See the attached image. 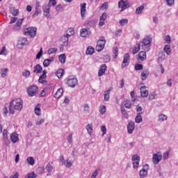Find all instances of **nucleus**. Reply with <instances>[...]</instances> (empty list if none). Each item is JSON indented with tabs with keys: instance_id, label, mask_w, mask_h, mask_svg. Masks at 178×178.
Segmentation results:
<instances>
[{
	"instance_id": "f257e3e1",
	"label": "nucleus",
	"mask_w": 178,
	"mask_h": 178,
	"mask_svg": "<svg viewBox=\"0 0 178 178\" xmlns=\"http://www.w3.org/2000/svg\"><path fill=\"white\" fill-rule=\"evenodd\" d=\"M22 109H23V100L22 98H15L10 102L9 111L11 115L15 113V111H22Z\"/></svg>"
},
{
	"instance_id": "f03ea898",
	"label": "nucleus",
	"mask_w": 178,
	"mask_h": 178,
	"mask_svg": "<svg viewBox=\"0 0 178 178\" xmlns=\"http://www.w3.org/2000/svg\"><path fill=\"white\" fill-rule=\"evenodd\" d=\"M152 45V38L147 36L142 41V48L144 51H149L151 46Z\"/></svg>"
},
{
	"instance_id": "7ed1b4c3",
	"label": "nucleus",
	"mask_w": 178,
	"mask_h": 178,
	"mask_svg": "<svg viewBox=\"0 0 178 178\" xmlns=\"http://www.w3.org/2000/svg\"><path fill=\"white\" fill-rule=\"evenodd\" d=\"M25 35H29L31 38H34L37 35V28L35 27H29L24 30Z\"/></svg>"
},
{
	"instance_id": "20e7f679",
	"label": "nucleus",
	"mask_w": 178,
	"mask_h": 178,
	"mask_svg": "<svg viewBox=\"0 0 178 178\" xmlns=\"http://www.w3.org/2000/svg\"><path fill=\"white\" fill-rule=\"evenodd\" d=\"M105 44H106V40H105V37H102L97 42L96 51L97 52H101L105 48Z\"/></svg>"
},
{
	"instance_id": "39448f33",
	"label": "nucleus",
	"mask_w": 178,
	"mask_h": 178,
	"mask_svg": "<svg viewBox=\"0 0 178 178\" xmlns=\"http://www.w3.org/2000/svg\"><path fill=\"white\" fill-rule=\"evenodd\" d=\"M27 92L29 97H34L38 94V87L33 85L28 88Z\"/></svg>"
},
{
	"instance_id": "423d86ee",
	"label": "nucleus",
	"mask_w": 178,
	"mask_h": 178,
	"mask_svg": "<svg viewBox=\"0 0 178 178\" xmlns=\"http://www.w3.org/2000/svg\"><path fill=\"white\" fill-rule=\"evenodd\" d=\"M118 6L121 9V12H123V10H126L127 8H130V5L129 4L128 1L121 0L118 3Z\"/></svg>"
},
{
	"instance_id": "0eeeda50",
	"label": "nucleus",
	"mask_w": 178,
	"mask_h": 178,
	"mask_svg": "<svg viewBox=\"0 0 178 178\" xmlns=\"http://www.w3.org/2000/svg\"><path fill=\"white\" fill-rule=\"evenodd\" d=\"M162 160V153L158 152L157 154H154L152 157V161L154 165H158L159 162Z\"/></svg>"
},
{
	"instance_id": "6e6552de",
	"label": "nucleus",
	"mask_w": 178,
	"mask_h": 178,
	"mask_svg": "<svg viewBox=\"0 0 178 178\" xmlns=\"http://www.w3.org/2000/svg\"><path fill=\"white\" fill-rule=\"evenodd\" d=\"M132 161L134 169H138L140 166V156L137 154L132 156Z\"/></svg>"
},
{
	"instance_id": "1a4fd4ad",
	"label": "nucleus",
	"mask_w": 178,
	"mask_h": 178,
	"mask_svg": "<svg viewBox=\"0 0 178 178\" xmlns=\"http://www.w3.org/2000/svg\"><path fill=\"white\" fill-rule=\"evenodd\" d=\"M148 169H149L148 164L143 166V169L140 170L139 172V176L140 178H144L148 175Z\"/></svg>"
},
{
	"instance_id": "9d476101",
	"label": "nucleus",
	"mask_w": 178,
	"mask_h": 178,
	"mask_svg": "<svg viewBox=\"0 0 178 178\" xmlns=\"http://www.w3.org/2000/svg\"><path fill=\"white\" fill-rule=\"evenodd\" d=\"M130 62V55L127 53L124 56L123 62L122 63V67H126V66H129V63Z\"/></svg>"
},
{
	"instance_id": "9b49d317",
	"label": "nucleus",
	"mask_w": 178,
	"mask_h": 178,
	"mask_svg": "<svg viewBox=\"0 0 178 178\" xmlns=\"http://www.w3.org/2000/svg\"><path fill=\"white\" fill-rule=\"evenodd\" d=\"M77 83H78V81H77V79L76 78H69L67 81V86H69V87H72V88L76 87V86H77Z\"/></svg>"
},
{
	"instance_id": "f8f14e48",
	"label": "nucleus",
	"mask_w": 178,
	"mask_h": 178,
	"mask_svg": "<svg viewBox=\"0 0 178 178\" xmlns=\"http://www.w3.org/2000/svg\"><path fill=\"white\" fill-rule=\"evenodd\" d=\"M134 129H136V124L133 121H130L127 124V131L129 134H131L133 131H134Z\"/></svg>"
},
{
	"instance_id": "ddd939ff",
	"label": "nucleus",
	"mask_w": 178,
	"mask_h": 178,
	"mask_svg": "<svg viewBox=\"0 0 178 178\" xmlns=\"http://www.w3.org/2000/svg\"><path fill=\"white\" fill-rule=\"evenodd\" d=\"M24 45H27V38H22L18 40L17 47L19 49H22Z\"/></svg>"
},
{
	"instance_id": "4468645a",
	"label": "nucleus",
	"mask_w": 178,
	"mask_h": 178,
	"mask_svg": "<svg viewBox=\"0 0 178 178\" xmlns=\"http://www.w3.org/2000/svg\"><path fill=\"white\" fill-rule=\"evenodd\" d=\"M106 64H102L100 66V68L99 70V72H98V76L101 77L102 76H104V74H105V72H106Z\"/></svg>"
},
{
	"instance_id": "2eb2a0df",
	"label": "nucleus",
	"mask_w": 178,
	"mask_h": 178,
	"mask_svg": "<svg viewBox=\"0 0 178 178\" xmlns=\"http://www.w3.org/2000/svg\"><path fill=\"white\" fill-rule=\"evenodd\" d=\"M45 79H47V71L44 70L43 74L40 76L38 79L39 83H40L41 84H47V82Z\"/></svg>"
},
{
	"instance_id": "dca6fc26",
	"label": "nucleus",
	"mask_w": 178,
	"mask_h": 178,
	"mask_svg": "<svg viewBox=\"0 0 178 178\" xmlns=\"http://www.w3.org/2000/svg\"><path fill=\"white\" fill-rule=\"evenodd\" d=\"M149 94V92H148V90H147L146 86H142L140 88V95H141V97H143L144 98H147V97H148Z\"/></svg>"
},
{
	"instance_id": "f3484780",
	"label": "nucleus",
	"mask_w": 178,
	"mask_h": 178,
	"mask_svg": "<svg viewBox=\"0 0 178 178\" xmlns=\"http://www.w3.org/2000/svg\"><path fill=\"white\" fill-rule=\"evenodd\" d=\"M86 6H87V3H86L81 4V16L82 19H84V17H86V12L87 10L86 9Z\"/></svg>"
},
{
	"instance_id": "a211bd4d",
	"label": "nucleus",
	"mask_w": 178,
	"mask_h": 178,
	"mask_svg": "<svg viewBox=\"0 0 178 178\" xmlns=\"http://www.w3.org/2000/svg\"><path fill=\"white\" fill-rule=\"evenodd\" d=\"M105 20H106V13H104L101 16H100V19L99 22V27H102L105 24Z\"/></svg>"
},
{
	"instance_id": "6ab92c4d",
	"label": "nucleus",
	"mask_w": 178,
	"mask_h": 178,
	"mask_svg": "<svg viewBox=\"0 0 178 178\" xmlns=\"http://www.w3.org/2000/svg\"><path fill=\"white\" fill-rule=\"evenodd\" d=\"M81 37L86 38L88 37L90 34H91V32L88 31L87 29H82L80 31Z\"/></svg>"
},
{
	"instance_id": "aec40b11",
	"label": "nucleus",
	"mask_w": 178,
	"mask_h": 178,
	"mask_svg": "<svg viewBox=\"0 0 178 178\" xmlns=\"http://www.w3.org/2000/svg\"><path fill=\"white\" fill-rule=\"evenodd\" d=\"M60 41L63 44V45L67 47L69 45V36L67 35H63L60 38Z\"/></svg>"
},
{
	"instance_id": "412c9836",
	"label": "nucleus",
	"mask_w": 178,
	"mask_h": 178,
	"mask_svg": "<svg viewBox=\"0 0 178 178\" xmlns=\"http://www.w3.org/2000/svg\"><path fill=\"white\" fill-rule=\"evenodd\" d=\"M10 139L12 143H13V144L17 143V141H19V135L17 134V133L16 132L13 133L10 136Z\"/></svg>"
},
{
	"instance_id": "4be33fe9",
	"label": "nucleus",
	"mask_w": 178,
	"mask_h": 178,
	"mask_svg": "<svg viewBox=\"0 0 178 178\" xmlns=\"http://www.w3.org/2000/svg\"><path fill=\"white\" fill-rule=\"evenodd\" d=\"M54 60H55V58L54 57L45 59L43 62V66L44 67H48V66H49V65H51V63H52Z\"/></svg>"
},
{
	"instance_id": "5701e85b",
	"label": "nucleus",
	"mask_w": 178,
	"mask_h": 178,
	"mask_svg": "<svg viewBox=\"0 0 178 178\" xmlns=\"http://www.w3.org/2000/svg\"><path fill=\"white\" fill-rule=\"evenodd\" d=\"M148 76H149V71L147 70H144L140 74V79L143 81H144V80H147Z\"/></svg>"
},
{
	"instance_id": "b1692460",
	"label": "nucleus",
	"mask_w": 178,
	"mask_h": 178,
	"mask_svg": "<svg viewBox=\"0 0 178 178\" xmlns=\"http://www.w3.org/2000/svg\"><path fill=\"white\" fill-rule=\"evenodd\" d=\"M113 88H109L106 91H104V101H109L111 97V91H112Z\"/></svg>"
},
{
	"instance_id": "393cba45",
	"label": "nucleus",
	"mask_w": 178,
	"mask_h": 178,
	"mask_svg": "<svg viewBox=\"0 0 178 178\" xmlns=\"http://www.w3.org/2000/svg\"><path fill=\"white\" fill-rule=\"evenodd\" d=\"M62 95H63V88H58L56 92V93L54 94V97H56L58 99Z\"/></svg>"
},
{
	"instance_id": "a878e982",
	"label": "nucleus",
	"mask_w": 178,
	"mask_h": 178,
	"mask_svg": "<svg viewBox=\"0 0 178 178\" xmlns=\"http://www.w3.org/2000/svg\"><path fill=\"white\" fill-rule=\"evenodd\" d=\"M138 59L139 60H144V59H147V53L145 51H142L138 54Z\"/></svg>"
},
{
	"instance_id": "bb28decb",
	"label": "nucleus",
	"mask_w": 178,
	"mask_h": 178,
	"mask_svg": "<svg viewBox=\"0 0 178 178\" xmlns=\"http://www.w3.org/2000/svg\"><path fill=\"white\" fill-rule=\"evenodd\" d=\"M140 47H141V44H140V42L137 43V44L134 46V49H133V50H132V54H133L134 55H136V54L138 53L139 51H140Z\"/></svg>"
},
{
	"instance_id": "cd10ccee",
	"label": "nucleus",
	"mask_w": 178,
	"mask_h": 178,
	"mask_svg": "<svg viewBox=\"0 0 178 178\" xmlns=\"http://www.w3.org/2000/svg\"><path fill=\"white\" fill-rule=\"evenodd\" d=\"M41 72H42V67H41V65H40L39 64L36 65L34 67L33 73H37V74H38L41 73Z\"/></svg>"
},
{
	"instance_id": "c85d7f7f",
	"label": "nucleus",
	"mask_w": 178,
	"mask_h": 178,
	"mask_svg": "<svg viewBox=\"0 0 178 178\" xmlns=\"http://www.w3.org/2000/svg\"><path fill=\"white\" fill-rule=\"evenodd\" d=\"M35 113L38 116H40L41 115V104H38L35 107Z\"/></svg>"
},
{
	"instance_id": "c756f323",
	"label": "nucleus",
	"mask_w": 178,
	"mask_h": 178,
	"mask_svg": "<svg viewBox=\"0 0 178 178\" xmlns=\"http://www.w3.org/2000/svg\"><path fill=\"white\" fill-rule=\"evenodd\" d=\"M43 10L45 16H49V10H51V6L49 4H48L47 6H44L43 7Z\"/></svg>"
},
{
	"instance_id": "7c9ffc66",
	"label": "nucleus",
	"mask_w": 178,
	"mask_h": 178,
	"mask_svg": "<svg viewBox=\"0 0 178 178\" xmlns=\"http://www.w3.org/2000/svg\"><path fill=\"white\" fill-rule=\"evenodd\" d=\"M68 37H72V35H74V28H69L67 30V34Z\"/></svg>"
},
{
	"instance_id": "2f4dec72",
	"label": "nucleus",
	"mask_w": 178,
	"mask_h": 178,
	"mask_svg": "<svg viewBox=\"0 0 178 178\" xmlns=\"http://www.w3.org/2000/svg\"><path fill=\"white\" fill-rule=\"evenodd\" d=\"M10 12L13 16H17L19 15V9L15 8H10Z\"/></svg>"
},
{
	"instance_id": "473e14b6",
	"label": "nucleus",
	"mask_w": 178,
	"mask_h": 178,
	"mask_svg": "<svg viewBox=\"0 0 178 178\" xmlns=\"http://www.w3.org/2000/svg\"><path fill=\"white\" fill-rule=\"evenodd\" d=\"M136 123H141L143 122V117H141V113L137 114L135 118Z\"/></svg>"
},
{
	"instance_id": "72a5a7b5",
	"label": "nucleus",
	"mask_w": 178,
	"mask_h": 178,
	"mask_svg": "<svg viewBox=\"0 0 178 178\" xmlns=\"http://www.w3.org/2000/svg\"><path fill=\"white\" fill-rule=\"evenodd\" d=\"M164 120H168V115L160 114L159 115V122H164Z\"/></svg>"
},
{
	"instance_id": "f704fd0d",
	"label": "nucleus",
	"mask_w": 178,
	"mask_h": 178,
	"mask_svg": "<svg viewBox=\"0 0 178 178\" xmlns=\"http://www.w3.org/2000/svg\"><path fill=\"white\" fill-rule=\"evenodd\" d=\"M47 52L49 55H52V54H56V52H58V48L51 47L48 49Z\"/></svg>"
},
{
	"instance_id": "c9c22d12",
	"label": "nucleus",
	"mask_w": 178,
	"mask_h": 178,
	"mask_svg": "<svg viewBox=\"0 0 178 178\" xmlns=\"http://www.w3.org/2000/svg\"><path fill=\"white\" fill-rule=\"evenodd\" d=\"M58 59H59V61L60 62V63H65L66 56L65 55V54H61L59 56Z\"/></svg>"
},
{
	"instance_id": "e433bc0d",
	"label": "nucleus",
	"mask_w": 178,
	"mask_h": 178,
	"mask_svg": "<svg viewBox=\"0 0 178 178\" xmlns=\"http://www.w3.org/2000/svg\"><path fill=\"white\" fill-rule=\"evenodd\" d=\"M123 105L125 106V108H127L128 109H130L131 108V103L129 100H124L123 102Z\"/></svg>"
},
{
	"instance_id": "4c0bfd02",
	"label": "nucleus",
	"mask_w": 178,
	"mask_h": 178,
	"mask_svg": "<svg viewBox=\"0 0 178 178\" xmlns=\"http://www.w3.org/2000/svg\"><path fill=\"white\" fill-rule=\"evenodd\" d=\"M9 70L8 68H4L1 70V77H6L8 76V72Z\"/></svg>"
},
{
	"instance_id": "58836bf2",
	"label": "nucleus",
	"mask_w": 178,
	"mask_h": 178,
	"mask_svg": "<svg viewBox=\"0 0 178 178\" xmlns=\"http://www.w3.org/2000/svg\"><path fill=\"white\" fill-rule=\"evenodd\" d=\"M63 72H65V70L62 68L58 70L56 74L58 79H60V77L63 76Z\"/></svg>"
},
{
	"instance_id": "ea45409f",
	"label": "nucleus",
	"mask_w": 178,
	"mask_h": 178,
	"mask_svg": "<svg viewBox=\"0 0 178 178\" xmlns=\"http://www.w3.org/2000/svg\"><path fill=\"white\" fill-rule=\"evenodd\" d=\"M164 51L167 54V55H170V54H172V50L170 49V46H169L168 44L165 46Z\"/></svg>"
},
{
	"instance_id": "a19ab883",
	"label": "nucleus",
	"mask_w": 178,
	"mask_h": 178,
	"mask_svg": "<svg viewBox=\"0 0 178 178\" xmlns=\"http://www.w3.org/2000/svg\"><path fill=\"white\" fill-rule=\"evenodd\" d=\"M86 130L88 132V134H90V136H91V134H92V124H88L86 126Z\"/></svg>"
},
{
	"instance_id": "79ce46f5",
	"label": "nucleus",
	"mask_w": 178,
	"mask_h": 178,
	"mask_svg": "<svg viewBox=\"0 0 178 178\" xmlns=\"http://www.w3.org/2000/svg\"><path fill=\"white\" fill-rule=\"evenodd\" d=\"M95 51V49L94 47H88L86 49V54L87 55H92V53Z\"/></svg>"
},
{
	"instance_id": "37998d69",
	"label": "nucleus",
	"mask_w": 178,
	"mask_h": 178,
	"mask_svg": "<svg viewBox=\"0 0 178 178\" xmlns=\"http://www.w3.org/2000/svg\"><path fill=\"white\" fill-rule=\"evenodd\" d=\"M26 161H27V162L29 165H33L35 163L33 157L29 156V157L27 158Z\"/></svg>"
},
{
	"instance_id": "c03bdc74",
	"label": "nucleus",
	"mask_w": 178,
	"mask_h": 178,
	"mask_svg": "<svg viewBox=\"0 0 178 178\" xmlns=\"http://www.w3.org/2000/svg\"><path fill=\"white\" fill-rule=\"evenodd\" d=\"M46 170H47V172H49V173H51V172H52V170H54V167L52 166V165L51 163H48L47 165Z\"/></svg>"
},
{
	"instance_id": "a18cd8bd",
	"label": "nucleus",
	"mask_w": 178,
	"mask_h": 178,
	"mask_svg": "<svg viewBox=\"0 0 178 178\" xmlns=\"http://www.w3.org/2000/svg\"><path fill=\"white\" fill-rule=\"evenodd\" d=\"M143 10H144V6L138 7L136 10V15H140L141 13V12H143Z\"/></svg>"
},
{
	"instance_id": "49530a36",
	"label": "nucleus",
	"mask_w": 178,
	"mask_h": 178,
	"mask_svg": "<svg viewBox=\"0 0 178 178\" xmlns=\"http://www.w3.org/2000/svg\"><path fill=\"white\" fill-rule=\"evenodd\" d=\"M23 24V19H19L16 23L17 30L19 29V27H22V24Z\"/></svg>"
},
{
	"instance_id": "de8ad7c7",
	"label": "nucleus",
	"mask_w": 178,
	"mask_h": 178,
	"mask_svg": "<svg viewBox=\"0 0 178 178\" xmlns=\"http://www.w3.org/2000/svg\"><path fill=\"white\" fill-rule=\"evenodd\" d=\"M127 23H129V19H123L120 20V26H126V24H127Z\"/></svg>"
},
{
	"instance_id": "09e8293b",
	"label": "nucleus",
	"mask_w": 178,
	"mask_h": 178,
	"mask_svg": "<svg viewBox=\"0 0 178 178\" xmlns=\"http://www.w3.org/2000/svg\"><path fill=\"white\" fill-rule=\"evenodd\" d=\"M99 112L101 115H104L105 112H106V107H105V106H101L99 107Z\"/></svg>"
},
{
	"instance_id": "8fccbe9b",
	"label": "nucleus",
	"mask_w": 178,
	"mask_h": 178,
	"mask_svg": "<svg viewBox=\"0 0 178 178\" xmlns=\"http://www.w3.org/2000/svg\"><path fill=\"white\" fill-rule=\"evenodd\" d=\"M37 175L34 172H31L28 174L24 178H36Z\"/></svg>"
},
{
	"instance_id": "3c124183",
	"label": "nucleus",
	"mask_w": 178,
	"mask_h": 178,
	"mask_svg": "<svg viewBox=\"0 0 178 178\" xmlns=\"http://www.w3.org/2000/svg\"><path fill=\"white\" fill-rule=\"evenodd\" d=\"M30 71H29L28 70H25L23 72H22V76L24 77H29L30 76Z\"/></svg>"
},
{
	"instance_id": "603ef678",
	"label": "nucleus",
	"mask_w": 178,
	"mask_h": 178,
	"mask_svg": "<svg viewBox=\"0 0 178 178\" xmlns=\"http://www.w3.org/2000/svg\"><path fill=\"white\" fill-rule=\"evenodd\" d=\"M143 64H136L135 70H143Z\"/></svg>"
},
{
	"instance_id": "864d4df0",
	"label": "nucleus",
	"mask_w": 178,
	"mask_h": 178,
	"mask_svg": "<svg viewBox=\"0 0 178 178\" xmlns=\"http://www.w3.org/2000/svg\"><path fill=\"white\" fill-rule=\"evenodd\" d=\"M64 165L66 166V168H72V164L69 159H67L65 163H64Z\"/></svg>"
},
{
	"instance_id": "5fc2aeb1",
	"label": "nucleus",
	"mask_w": 178,
	"mask_h": 178,
	"mask_svg": "<svg viewBox=\"0 0 178 178\" xmlns=\"http://www.w3.org/2000/svg\"><path fill=\"white\" fill-rule=\"evenodd\" d=\"M99 172V168L96 169V170L92 173L91 178H96L98 176V172Z\"/></svg>"
},
{
	"instance_id": "6e6d98bb",
	"label": "nucleus",
	"mask_w": 178,
	"mask_h": 178,
	"mask_svg": "<svg viewBox=\"0 0 178 178\" xmlns=\"http://www.w3.org/2000/svg\"><path fill=\"white\" fill-rule=\"evenodd\" d=\"M101 131L103 133L102 136H105V134H106V126L102 125L101 127Z\"/></svg>"
},
{
	"instance_id": "4d7b16f0",
	"label": "nucleus",
	"mask_w": 178,
	"mask_h": 178,
	"mask_svg": "<svg viewBox=\"0 0 178 178\" xmlns=\"http://www.w3.org/2000/svg\"><path fill=\"white\" fill-rule=\"evenodd\" d=\"M42 56V47L40 48V51L36 55V59H40Z\"/></svg>"
},
{
	"instance_id": "13d9d810",
	"label": "nucleus",
	"mask_w": 178,
	"mask_h": 178,
	"mask_svg": "<svg viewBox=\"0 0 178 178\" xmlns=\"http://www.w3.org/2000/svg\"><path fill=\"white\" fill-rule=\"evenodd\" d=\"M100 9H102V10H105V9H108V2H105L104 3L101 7Z\"/></svg>"
},
{
	"instance_id": "bf43d9fd",
	"label": "nucleus",
	"mask_w": 178,
	"mask_h": 178,
	"mask_svg": "<svg viewBox=\"0 0 178 178\" xmlns=\"http://www.w3.org/2000/svg\"><path fill=\"white\" fill-rule=\"evenodd\" d=\"M156 97V93H155V92L150 93V95L149 96V99H150V100L155 99Z\"/></svg>"
},
{
	"instance_id": "052dcab7",
	"label": "nucleus",
	"mask_w": 178,
	"mask_h": 178,
	"mask_svg": "<svg viewBox=\"0 0 178 178\" xmlns=\"http://www.w3.org/2000/svg\"><path fill=\"white\" fill-rule=\"evenodd\" d=\"M72 138H73V134H70L67 138V141L70 144H72V143H73Z\"/></svg>"
},
{
	"instance_id": "680f3d73",
	"label": "nucleus",
	"mask_w": 178,
	"mask_h": 178,
	"mask_svg": "<svg viewBox=\"0 0 178 178\" xmlns=\"http://www.w3.org/2000/svg\"><path fill=\"white\" fill-rule=\"evenodd\" d=\"M168 6H172L175 4V0H166Z\"/></svg>"
},
{
	"instance_id": "e2e57ef3",
	"label": "nucleus",
	"mask_w": 178,
	"mask_h": 178,
	"mask_svg": "<svg viewBox=\"0 0 178 178\" xmlns=\"http://www.w3.org/2000/svg\"><path fill=\"white\" fill-rule=\"evenodd\" d=\"M17 21V17H13L10 18V24H13V23H16Z\"/></svg>"
},
{
	"instance_id": "0e129e2a",
	"label": "nucleus",
	"mask_w": 178,
	"mask_h": 178,
	"mask_svg": "<svg viewBox=\"0 0 178 178\" xmlns=\"http://www.w3.org/2000/svg\"><path fill=\"white\" fill-rule=\"evenodd\" d=\"M3 138H5L6 140L8 139V130L4 129L3 131Z\"/></svg>"
},
{
	"instance_id": "69168bd1",
	"label": "nucleus",
	"mask_w": 178,
	"mask_h": 178,
	"mask_svg": "<svg viewBox=\"0 0 178 178\" xmlns=\"http://www.w3.org/2000/svg\"><path fill=\"white\" fill-rule=\"evenodd\" d=\"M163 159H168V158H169V151H167L165 153H163Z\"/></svg>"
},
{
	"instance_id": "338daca9",
	"label": "nucleus",
	"mask_w": 178,
	"mask_h": 178,
	"mask_svg": "<svg viewBox=\"0 0 178 178\" xmlns=\"http://www.w3.org/2000/svg\"><path fill=\"white\" fill-rule=\"evenodd\" d=\"M6 51V47L3 46L2 49L0 51V55H6V53L5 52Z\"/></svg>"
},
{
	"instance_id": "774afa93",
	"label": "nucleus",
	"mask_w": 178,
	"mask_h": 178,
	"mask_svg": "<svg viewBox=\"0 0 178 178\" xmlns=\"http://www.w3.org/2000/svg\"><path fill=\"white\" fill-rule=\"evenodd\" d=\"M165 40L166 41V42H168V44L171 42L172 41V38H170V35H167L165 38Z\"/></svg>"
}]
</instances>
